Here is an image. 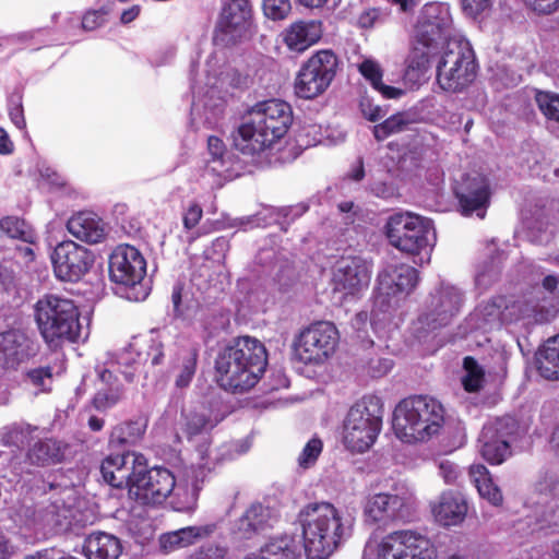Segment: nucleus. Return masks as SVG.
<instances>
[{
    "label": "nucleus",
    "mask_w": 559,
    "mask_h": 559,
    "mask_svg": "<svg viewBox=\"0 0 559 559\" xmlns=\"http://www.w3.org/2000/svg\"><path fill=\"white\" fill-rule=\"evenodd\" d=\"M104 480L116 488L127 487L142 504H159L175 490L177 478L164 466L146 467V459L136 452L108 455L100 465Z\"/></svg>",
    "instance_id": "nucleus-1"
},
{
    "label": "nucleus",
    "mask_w": 559,
    "mask_h": 559,
    "mask_svg": "<svg viewBox=\"0 0 559 559\" xmlns=\"http://www.w3.org/2000/svg\"><path fill=\"white\" fill-rule=\"evenodd\" d=\"M164 342L159 334L152 332L142 346L133 343L117 354L115 359L106 361L103 368H97V390L91 402L93 408L105 413L122 400L124 391L118 373L127 382H132L144 362L150 360L152 366H158L164 361Z\"/></svg>",
    "instance_id": "nucleus-2"
},
{
    "label": "nucleus",
    "mask_w": 559,
    "mask_h": 559,
    "mask_svg": "<svg viewBox=\"0 0 559 559\" xmlns=\"http://www.w3.org/2000/svg\"><path fill=\"white\" fill-rule=\"evenodd\" d=\"M308 559L329 558L353 533L354 518L328 501L309 502L297 515Z\"/></svg>",
    "instance_id": "nucleus-3"
},
{
    "label": "nucleus",
    "mask_w": 559,
    "mask_h": 559,
    "mask_svg": "<svg viewBox=\"0 0 559 559\" xmlns=\"http://www.w3.org/2000/svg\"><path fill=\"white\" fill-rule=\"evenodd\" d=\"M293 111L288 103L269 99L255 104L243 117L233 133L237 151L254 157L270 148L288 131Z\"/></svg>",
    "instance_id": "nucleus-4"
},
{
    "label": "nucleus",
    "mask_w": 559,
    "mask_h": 559,
    "mask_svg": "<svg viewBox=\"0 0 559 559\" xmlns=\"http://www.w3.org/2000/svg\"><path fill=\"white\" fill-rule=\"evenodd\" d=\"M267 366L265 346L259 340L241 336L219 353L215 368L219 384L231 392L253 388Z\"/></svg>",
    "instance_id": "nucleus-5"
},
{
    "label": "nucleus",
    "mask_w": 559,
    "mask_h": 559,
    "mask_svg": "<svg viewBox=\"0 0 559 559\" xmlns=\"http://www.w3.org/2000/svg\"><path fill=\"white\" fill-rule=\"evenodd\" d=\"M444 424V408L435 397L413 395L402 400L393 412V429L406 443L424 442L438 435Z\"/></svg>",
    "instance_id": "nucleus-6"
},
{
    "label": "nucleus",
    "mask_w": 559,
    "mask_h": 559,
    "mask_svg": "<svg viewBox=\"0 0 559 559\" xmlns=\"http://www.w3.org/2000/svg\"><path fill=\"white\" fill-rule=\"evenodd\" d=\"M34 316L43 338L50 346L75 343L88 335L80 322L79 307L72 299L46 295L35 304Z\"/></svg>",
    "instance_id": "nucleus-7"
},
{
    "label": "nucleus",
    "mask_w": 559,
    "mask_h": 559,
    "mask_svg": "<svg viewBox=\"0 0 559 559\" xmlns=\"http://www.w3.org/2000/svg\"><path fill=\"white\" fill-rule=\"evenodd\" d=\"M384 234L389 243L413 257L415 263L428 262L436 243V230L431 219L411 212L389 216Z\"/></svg>",
    "instance_id": "nucleus-8"
},
{
    "label": "nucleus",
    "mask_w": 559,
    "mask_h": 559,
    "mask_svg": "<svg viewBox=\"0 0 559 559\" xmlns=\"http://www.w3.org/2000/svg\"><path fill=\"white\" fill-rule=\"evenodd\" d=\"M383 404L374 394L364 395L348 411L343 439L346 448L362 453L376 441L382 427Z\"/></svg>",
    "instance_id": "nucleus-9"
},
{
    "label": "nucleus",
    "mask_w": 559,
    "mask_h": 559,
    "mask_svg": "<svg viewBox=\"0 0 559 559\" xmlns=\"http://www.w3.org/2000/svg\"><path fill=\"white\" fill-rule=\"evenodd\" d=\"M197 63L191 62L190 80L193 95L191 106V123L195 129L204 127L214 129L218 127L223 119L226 94L224 90L225 79L217 74L206 73V81L203 82L195 73Z\"/></svg>",
    "instance_id": "nucleus-10"
},
{
    "label": "nucleus",
    "mask_w": 559,
    "mask_h": 559,
    "mask_svg": "<svg viewBox=\"0 0 559 559\" xmlns=\"http://www.w3.org/2000/svg\"><path fill=\"white\" fill-rule=\"evenodd\" d=\"M108 264L109 277L117 285V294L132 301H141L148 296V287L143 283L146 261L139 249L119 245L111 252Z\"/></svg>",
    "instance_id": "nucleus-11"
},
{
    "label": "nucleus",
    "mask_w": 559,
    "mask_h": 559,
    "mask_svg": "<svg viewBox=\"0 0 559 559\" xmlns=\"http://www.w3.org/2000/svg\"><path fill=\"white\" fill-rule=\"evenodd\" d=\"M362 559H437L430 539L413 530H399L378 539L370 537Z\"/></svg>",
    "instance_id": "nucleus-12"
},
{
    "label": "nucleus",
    "mask_w": 559,
    "mask_h": 559,
    "mask_svg": "<svg viewBox=\"0 0 559 559\" xmlns=\"http://www.w3.org/2000/svg\"><path fill=\"white\" fill-rule=\"evenodd\" d=\"M418 272L407 264H385L378 274L371 317L390 314L416 287Z\"/></svg>",
    "instance_id": "nucleus-13"
},
{
    "label": "nucleus",
    "mask_w": 559,
    "mask_h": 559,
    "mask_svg": "<svg viewBox=\"0 0 559 559\" xmlns=\"http://www.w3.org/2000/svg\"><path fill=\"white\" fill-rule=\"evenodd\" d=\"M466 299V292L462 287L441 281L429 294L416 330L432 332L450 325L461 314Z\"/></svg>",
    "instance_id": "nucleus-14"
},
{
    "label": "nucleus",
    "mask_w": 559,
    "mask_h": 559,
    "mask_svg": "<svg viewBox=\"0 0 559 559\" xmlns=\"http://www.w3.org/2000/svg\"><path fill=\"white\" fill-rule=\"evenodd\" d=\"M437 66V82L447 92H460L476 78L477 63L467 39L449 43Z\"/></svg>",
    "instance_id": "nucleus-15"
},
{
    "label": "nucleus",
    "mask_w": 559,
    "mask_h": 559,
    "mask_svg": "<svg viewBox=\"0 0 559 559\" xmlns=\"http://www.w3.org/2000/svg\"><path fill=\"white\" fill-rule=\"evenodd\" d=\"M413 39L429 49L441 52L449 48V43L466 39L453 27L450 7L447 3L433 2L426 4L418 16Z\"/></svg>",
    "instance_id": "nucleus-16"
},
{
    "label": "nucleus",
    "mask_w": 559,
    "mask_h": 559,
    "mask_svg": "<svg viewBox=\"0 0 559 559\" xmlns=\"http://www.w3.org/2000/svg\"><path fill=\"white\" fill-rule=\"evenodd\" d=\"M254 32L250 1L228 0L222 8L213 41L217 47H231L250 40Z\"/></svg>",
    "instance_id": "nucleus-17"
},
{
    "label": "nucleus",
    "mask_w": 559,
    "mask_h": 559,
    "mask_svg": "<svg viewBox=\"0 0 559 559\" xmlns=\"http://www.w3.org/2000/svg\"><path fill=\"white\" fill-rule=\"evenodd\" d=\"M338 59L332 50H320L300 67L294 88L299 98L312 99L323 94L336 75Z\"/></svg>",
    "instance_id": "nucleus-18"
},
{
    "label": "nucleus",
    "mask_w": 559,
    "mask_h": 559,
    "mask_svg": "<svg viewBox=\"0 0 559 559\" xmlns=\"http://www.w3.org/2000/svg\"><path fill=\"white\" fill-rule=\"evenodd\" d=\"M336 326L329 321H319L302 330L293 344V356L305 365L322 364L338 344Z\"/></svg>",
    "instance_id": "nucleus-19"
},
{
    "label": "nucleus",
    "mask_w": 559,
    "mask_h": 559,
    "mask_svg": "<svg viewBox=\"0 0 559 559\" xmlns=\"http://www.w3.org/2000/svg\"><path fill=\"white\" fill-rule=\"evenodd\" d=\"M518 430L512 416L488 420L480 432V454L488 463L499 465L511 455V442Z\"/></svg>",
    "instance_id": "nucleus-20"
},
{
    "label": "nucleus",
    "mask_w": 559,
    "mask_h": 559,
    "mask_svg": "<svg viewBox=\"0 0 559 559\" xmlns=\"http://www.w3.org/2000/svg\"><path fill=\"white\" fill-rule=\"evenodd\" d=\"M53 272L63 282L80 281L93 266L94 254L72 240L60 242L51 255Z\"/></svg>",
    "instance_id": "nucleus-21"
},
{
    "label": "nucleus",
    "mask_w": 559,
    "mask_h": 559,
    "mask_svg": "<svg viewBox=\"0 0 559 559\" xmlns=\"http://www.w3.org/2000/svg\"><path fill=\"white\" fill-rule=\"evenodd\" d=\"M371 278V263L359 255H343L334 264L332 285L335 292L356 295L367 288Z\"/></svg>",
    "instance_id": "nucleus-22"
},
{
    "label": "nucleus",
    "mask_w": 559,
    "mask_h": 559,
    "mask_svg": "<svg viewBox=\"0 0 559 559\" xmlns=\"http://www.w3.org/2000/svg\"><path fill=\"white\" fill-rule=\"evenodd\" d=\"M198 454L200 462L198 468L193 471L191 485L176 481L175 490L168 497L169 504L175 511L193 513L197 510L201 483L204 481L206 474L215 468V464L211 463V454L207 453V450L200 447Z\"/></svg>",
    "instance_id": "nucleus-23"
},
{
    "label": "nucleus",
    "mask_w": 559,
    "mask_h": 559,
    "mask_svg": "<svg viewBox=\"0 0 559 559\" xmlns=\"http://www.w3.org/2000/svg\"><path fill=\"white\" fill-rule=\"evenodd\" d=\"M556 277L545 276L542 283H536L526 298V319L535 323H546L556 318L559 312V292Z\"/></svg>",
    "instance_id": "nucleus-24"
},
{
    "label": "nucleus",
    "mask_w": 559,
    "mask_h": 559,
    "mask_svg": "<svg viewBox=\"0 0 559 559\" xmlns=\"http://www.w3.org/2000/svg\"><path fill=\"white\" fill-rule=\"evenodd\" d=\"M223 419L224 415L217 409L204 405L183 415V431L187 438L190 441L204 440L203 443L197 447V451L200 447L207 450V453L211 454V463L215 465L223 460L222 454L210 449L207 436Z\"/></svg>",
    "instance_id": "nucleus-25"
},
{
    "label": "nucleus",
    "mask_w": 559,
    "mask_h": 559,
    "mask_svg": "<svg viewBox=\"0 0 559 559\" xmlns=\"http://www.w3.org/2000/svg\"><path fill=\"white\" fill-rule=\"evenodd\" d=\"M462 215L484 218L489 204V186L485 177L467 175L455 189Z\"/></svg>",
    "instance_id": "nucleus-26"
},
{
    "label": "nucleus",
    "mask_w": 559,
    "mask_h": 559,
    "mask_svg": "<svg viewBox=\"0 0 559 559\" xmlns=\"http://www.w3.org/2000/svg\"><path fill=\"white\" fill-rule=\"evenodd\" d=\"M405 499L395 493L369 495L364 502V519L368 524H383L402 520Z\"/></svg>",
    "instance_id": "nucleus-27"
},
{
    "label": "nucleus",
    "mask_w": 559,
    "mask_h": 559,
    "mask_svg": "<svg viewBox=\"0 0 559 559\" xmlns=\"http://www.w3.org/2000/svg\"><path fill=\"white\" fill-rule=\"evenodd\" d=\"M37 344L25 333L10 330L0 334V362L8 369H16L37 353Z\"/></svg>",
    "instance_id": "nucleus-28"
},
{
    "label": "nucleus",
    "mask_w": 559,
    "mask_h": 559,
    "mask_svg": "<svg viewBox=\"0 0 559 559\" xmlns=\"http://www.w3.org/2000/svg\"><path fill=\"white\" fill-rule=\"evenodd\" d=\"M277 521L276 509L254 502L234 522L233 533L239 538L249 539L273 527Z\"/></svg>",
    "instance_id": "nucleus-29"
},
{
    "label": "nucleus",
    "mask_w": 559,
    "mask_h": 559,
    "mask_svg": "<svg viewBox=\"0 0 559 559\" xmlns=\"http://www.w3.org/2000/svg\"><path fill=\"white\" fill-rule=\"evenodd\" d=\"M216 531V523L188 525L160 534L158 537V547L160 552L169 555L205 540Z\"/></svg>",
    "instance_id": "nucleus-30"
},
{
    "label": "nucleus",
    "mask_w": 559,
    "mask_h": 559,
    "mask_svg": "<svg viewBox=\"0 0 559 559\" xmlns=\"http://www.w3.org/2000/svg\"><path fill=\"white\" fill-rule=\"evenodd\" d=\"M67 229L78 240L90 245L104 241L108 233L107 224L90 211L73 214L67 222Z\"/></svg>",
    "instance_id": "nucleus-31"
},
{
    "label": "nucleus",
    "mask_w": 559,
    "mask_h": 559,
    "mask_svg": "<svg viewBox=\"0 0 559 559\" xmlns=\"http://www.w3.org/2000/svg\"><path fill=\"white\" fill-rule=\"evenodd\" d=\"M322 32V23L320 21H298L287 27L282 36L283 41L290 51L304 52L319 41Z\"/></svg>",
    "instance_id": "nucleus-32"
},
{
    "label": "nucleus",
    "mask_w": 559,
    "mask_h": 559,
    "mask_svg": "<svg viewBox=\"0 0 559 559\" xmlns=\"http://www.w3.org/2000/svg\"><path fill=\"white\" fill-rule=\"evenodd\" d=\"M257 262L262 267L271 269L274 272V282L280 290H287L295 280L294 269L288 259L273 248H262L259 250Z\"/></svg>",
    "instance_id": "nucleus-33"
},
{
    "label": "nucleus",
    "mask_w": 559,
    "mask_h": 559,
    "mask_svg": "<svg viewBox=\"0 0 559 559\" xmlns=\"http://www.w3.org/2000/svg\"><path fill=\"white\" fill-rule=\"evenodd\" d=\"M68 444L56 438L38 439L27 450V460L32 465L49 466L59 464L66 457Z\"/></svg>",
    "instance_id": "nucleus-34"
},
{
    "label": "nucleus",
    "mask_w": 559,
    "mask_h": 559,
    "mask_svg": "<svg viewBox=\"0 0 559 559\" xmlns=\"http://www.w3.org/2000/svg\"><path fill=\"white\" fill-rule=\"evenodd\" d=\"M200 347L197 344L180 346L170 360V370L176 373L175 384L183 389L190 385L197 370Z\"/></svg>",
    "instance_id": "nucleus-35"
},
{
    "label": "nucleus",
    "mask_w": 559,
    "mask_h": 559,
    "mask_svg": "<svg viewBox=\"0 0 559 559\" xmlns=\"http://www.w3.org/2000/svg\"><path fill=\"white\" fill-rule=\"evenodd\" d=\"M432 512L440 524L444 526L457 525L467 513V502L461 493L445 491L432 508Z\"/></svg>",
    "instance_id": "nucleus-36"
},
{
    "label": "nucleus",
    "mask_w": 559,
    "mask_h": 559,
    "mask_svg": "<svg viewBox=\"0 0 559 559\" xmlns=\"http://www.w3.org/2000/svg\"><path fill=\"white\" fill-rule=\"evenodd\" d=\"M437 53H440L437 49L424 47L423 44L415 43L413 39V46L406 59L404 82L411 87L418 86L425 80L430 58Z\"/></svg>",
    "instance_id": "nucleus-37"
},
{
    "label": "nucleus",
    "mask_w": 559,
    "mask_h": 559,
    "mask_svg": "<svg viewBox=\"0 0 559 559\" xmlns=\"http://www.w3.org/2000/svg\"><path fill=\"white\" fill-rule=\"evenodd\" d=\"M503 297H493L480 302L467 317V324L472 330L487 332L501 325V308Z\"/></svg>",
    "instance_id": "nucleus-38"
},
{
    "label": "nucleus",
    "mask_w": 559,
    "mask_h": 559,
    "mask_svg": "<svg viewBox=\"0 0 559 559\" xmlns=\"http://www.w3.org/2000/svg\"><path fill=\"white\" fill-rule=\"evenodd\" d=\"M84 550L88 559H119L122 546L116 536L95 532L86 537Z\"/></svg>",
    "instance_id": "nucleus-39"
},
{
    "label": "nucleus",
    "mask_w": 559,
    "mask_h": 559,
    "mask_svg": "<svg viewBox=\"0 0 559 559\" xmlns=\"http://www.w3.org/2000/svg\"><path fill=\"white\" fill-rule=\"evenodd\" d=\"M146 429V420L142 418L127 420L115 426L109 436V447L112 450H122L135 445L143 437Z\"/></svg>",
    "instance_id": "nucleus-40"
},
{
    "label": "nucleus",
    "mask_w": 559,
    "mask_h": 559,
    "mask_svg": "<svg viewBox=\"0 0 559 559\" xmlns=\"http://www.w3.org/2000/svg\"><path fill=\"white\" fill-rule=\"evenodd\" d=\"M538 373L547 380H559V334L549 337L535 353Z\"/></svg>",
    "instance_id": "nucleus-41"
},
{
    "label": "nucleus",
    "mask_w": 559,
    "mask_h": 559,
    "mask_svg": "<svg viewBox=\"0 0 559 559\" xmlns=\"http://www.w3.org/2000/svg\"><path fill=\"white\" fill-rule=\"evenodd\" d=\"M207 150L210 158L206 162L209 171L224 178L233 177L236 173L234 169V158L227 153L223 141L217 136L207 138Z\"/></svg>",
    "instance_id": "nucleus-42"
},
{
    "label": "nucleus",
    "mask_w": 559,
    "mask_h": 559,
    "mask_svg": "<svg viewBox=\"0 0 559 559\" xmlns=\"http://www.w3.org/2000/svg\"><path fill=\"white\" fill-rule=\"evenodd\" d=\"M263 559H301V545L292 535L271 537L261 548Z\"/></svg>",
    "instance_id": "nucleus-43"
},
{
    "label": "nucleus",
    "mask_w": 559,
    "mask_h": 559,
    "mask_svg": "<svg viewBox=\"0 0 559 559\" xmlns=\"http://www.w3.org/2000/svg\"><path fill=\"white\" fill-rule=\"evenodd\" d=\"M358 70L360 74L371 84V86L376 91H378L384 98L399 99L405 94V92L402 88L385 85L382 82L383 71L380 63L374 59H364L359 63Z\"/></svg>",
    "instance_id": "nucleus-44"
},
{
    "label": "nucleus",
    "mask_w": 559,
    "mask_h": 559,
    "mask_svg": "<svg viewBox=\"0 0 559 559\" xmlns=\"http://www.w3.org/2000/svg\"><path fill=\"white\" fill-rule=\"evenodd\" d=\"M468 474L471 481L475 485L481 498L496 507L502 503V493L493 483L486 466L474 464L469 467Z\"/></svg>",
    "instance_id": "nucleus-45"
},
{
    "label": "nucleus",
    "mask_w": 559,
    "mask_h": 559,
    "mask_svg": "<svg viewBox=\"0 0 559 559\" xmlns=\"http://www.w3.org/2000/svg\"><path fill=\"white\" fill-rule=\"evenodd\" d=\"M35 243H21L8 248L3 259L12 265V267L22 276L36 271V253L34 251Z\"/></svg>",
    "instance_id": "nucleus-46"
},
{
    "label": "nucleus",
    "mask_w": 559,
    "mask_h": 559,
    "mask_svg": "<svg viewBox=\"0 0 559 559\" xmlns=\"http://www.w3.org/2000/svg\"><path fill=\"white\" fill-rule=\"evenodd\" d=\"M501 272L500 255H490L476 269L475 287L479 294L488 290L499 278Z\"/></svg>",
    "instance_id": "nucleus-47"
},
{
    "label": "nucleus",
    "mask_w": 559,
    "mask_h": 559,
    "mask_svg": "<svg viewBox=\"0 0 559 559\" xmlns=\"http://www.w3.org/2000/svg\"><path fill=\"white\" fill-rule=\"evenodd\" d=\"M0 230L23 243H36L38 236L33 227L17 216H7L0 221Z\"/></svg>",
    "instance_id": "nucleus-48"
},
{
    "label": "nucleus",
    "mask_w": 559,
    "mask_h": 559,
    "mask_svg": "<svg viewBox=\"0 0 559 559\" xmlns=\"http://www.w3.org/2000/svg\"><path fill=\"white\" fill-rule=\"evenodd\" d=\"M501 325L507 330L516 334L524 329V302L503 297L501 308Z\"/></svg>",
    "instance_id": "nucleus-49"
},
{
    "label": "nucleus",
    "mask_w": 559,
    "mask_h": 559,
    "mask_svg": "<svg viewBox=\"0 0 559 559\" xmlns=\"http://www.w3.org/2000/svg\"><path fill=\"white\" fill-rule=\"evenodd\" d=\"M202 216L203 209L197 201H189L182 209V224L189 243H192L202 235L198 227Z\"/></svg>",
    "instance_id": "nucleus-50"
},
{
    "label": "nucleus",
    "mask_w": 559,
    "mask_h": 559,
    "mask_svg": "<svg viewBox=\"0 0 559 559\" xmlns=\"http://www.w3.org/2000/svg\"><path fill=\"white\" fill-rule=\"evenodd\" d=\"M552 236L554 227L544 213L532 216L526 222V239L531 242L544 245L549 242Z\"/></svg>",
    "instance_id": "nucleus-51"
},
{
    "label": "nucleus",
    "mask_w": 559,
    "mask_h": 559,
    "mask_svg": "<svg viewBox=\"0 0 559 559\" xmlns=\"http://www.w3.org/2000/svg\"><path fill=\"white\" fill-rule=\"evenodd\" d=\"M464 376L462 377V385L465 391L474 393L483 389L485 382V371L477 360L467 356L463 360Z\"/></svg>",
    "instance_id": "nucleus-52"
},
{
    "label": "nucleus",
    "mask_w": 559,
    "mask_h": 559,
    "mask_svg": "<svg viewBox=\"0 0 559 559\" xmlns=\"http://www.w3.org/2000/svg\"><path fill=\"white\" fill-rule=\"evenodd\" d=\"M24 382L34 389L35 394L49 392L53 382L52 368L50 366L31 368L24 376Z\"/></svg>",
    "instance_id": "nucleus-53"
},
{
    "label": "nucleus",
    "mask_w": 559,
    "mask_h": 559,
    "mask_svg": "<svg viewBox=\"0 0 559 559\" xmlns=\"http://www.w3.org/2000/svg\"><path fill=\"white\" fill-rule=\"evenodd\" d=\"M408 124L404 114H395L385 119L383 122L373 127V135L377 141H383L392 134L402 132Z\"/></svg>",
    "instance_id": "nucleus-54"
},
{
    "label": "nucleus",
    "mask_w": 559,
    "mask_h": 559,
    "mask_svg": "<svg viewBox=\"0 0 559 559\" xmlns=\"http://www.w3.org/2000/svg\"><path fill=\"white\" fill-rule=\"evenodd\" d=\"M536 103L547 121L559 123V94L537 92Z\"/></svg>",
    "instance_id": "nucleus-55"
},
{
    "label": "nucleus",
    "mask_w": 559,
    "mask_h": 559,
    "mask_svg": "<svg viewBox=\"0 0 559 559\" xmlns=\"http://www.w3.org/2000/svg\"><path fill=\"white\" fill-rule=\"evenodd\" d=\"M38 173L39 187L49 192L59 191L66 185L64 177L46 163L38 165Z\"/></svg>",
    "instance_id": "nucleus-56"
},
{
    "label": "nucleus",
    "mask_w": 559,
    "mask_h": 559,
    "mask_svg": "<svg viewBox=\"0 0 559 559\" xmlns=\"http://www.w3.org/2000/svg\"><path fill=\"white\" fill-rule=\"evenodd\" d=\"M390 19V10L388 8H368L358 16V26L365 29L379 27L386 23Z\"/></svg>",
    "instance_id": "nucleus-57"
},
{
    "label": "nucleus",
    "mask_w": 559,
    "mask_h": 559,
    "mask_svg": "<svg viewBox=\"0 0 559 559\" xmlns=\"http://www.w3.org/2000/svg\"><path fill=\"white\" fill-rule=\"evenodd\" d=\"M228 548L218 542L202 544L191 551L186 559H225Z\"/></svg>",
    "instance_id": "nucleus-58"
},
{
    "label": "nucleus",
    "mask_w": 559,
    "mask_h": 559,
    "mask_svg": "<svg viewBox=\"0 0 559 559\" xmlns=\"http://www.w3.org/2000/svg\"><path fill=\"white\" fill-rule=\"evenodd\" d=\"M322 452V441L318 438H312L304 447L302 451L298 456V465L307 469L314 465L319 455Z\"/></svg>",
    "instance_id": "nucleus-59"
},
{
    "label": "nucleus",
    "mask_w": 559,
    "mask_h": 559,
    "mask_svg": "<svg viewBox=\"0 0 559 559\" xmlns=\"http://www.w3.org/2000/svg\"><path fill=\"white\" fill-rule=\"evenodd\" d=\"M308 206L305 204H297L281 209H271L269 210L271 215L274 217L273 222H283V226L288 225L290 222H294L297 217L301 216L306 213ZM282 229H285L283 227Z\"/></svg>",
    "instance_id": "nucleus-60"
},
{
    "label": "nucleus",
    "mask_w": 559,
    "mask_h": 559,
    "mask_svg": "<svg viewBox=\"0 0 559 559\" xmlns=\"http://www.w3.org/2000/svg\"><path fill=\"white\" fill-rule=\"evenodd\" d=\"M290 9L289 0H263L264 14L274 21L285 19Z\"/></svg>",
    "instance_id": "nucleus-61"
},
{
    "label": "nucleus",
    "mask_w": 559,
    "mask_h": 559,
    "mask_svg": "<svg viewBox=\"0 0 559 559\" xmlns=\"http://www.w3.org/2000/svg\"><path fill=\"white\" fill-rule=\"evenodd\" d=\"M460 2L466 16L477 19L491 10L495 0H460Z\"/></svg>",
    "instance_id": "nucleus-62"
},
{
    "label": "nucleus",
    "mask_w": 559,
    "mask_h": 559,
    "mask_svg": "<svg viewBox=\"0 0 559 559\" xmlns=\"http://www.w3.org/2000/svg\"><path fill=\"white\" fill-rule=\"evenodd\" d=\"M108 13L109 10L105 7L87 11L81 19V27L85 31H93L102 26L106 23Z\"/></svg>",
    "instance_id": "nucleus-63"
},
{
    "label": "nucleus",
    "mask_w": 559,
    "mask_h": 559,
    "mask_svg": "<svg viewBox=\"0 0 559 559\" xmlns=\"http://www.w3.org/2000/svg\"><path fill=\"white\" fill-rule=\"evenodd\" d=\"M361 115L369 121L376 122L385 116V110L373 103L368 96H362L359 100Z\"/></svg>",
    "instance_id": "nucleus-64"
}]
</instances>
